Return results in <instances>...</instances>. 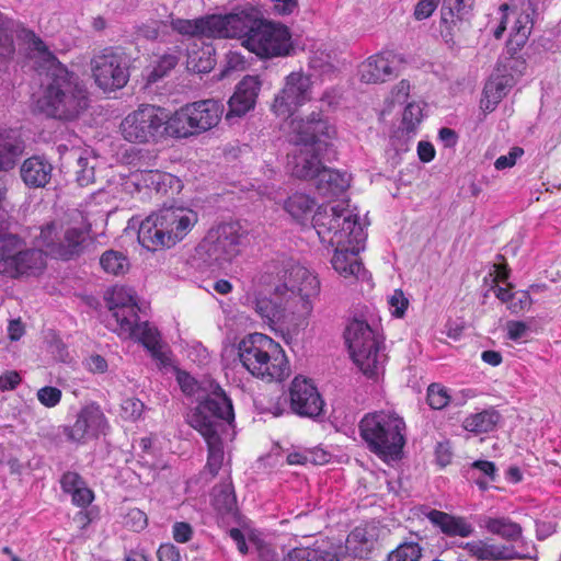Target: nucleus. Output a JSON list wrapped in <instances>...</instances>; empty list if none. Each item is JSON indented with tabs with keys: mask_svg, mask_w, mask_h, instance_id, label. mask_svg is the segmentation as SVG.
I'll return each instance as SVG.
<instances>
[{
	"mask_svg": "<svg viewBox=\"0 0 561 561\" xmlns=\"http://www.w3.org/2000/svg\"><path fill=\"white\" fill-rule=\"evenodd\" d=\"M211 393L188 414V424L205 438L208 458L205 466L215 477L224 461V447L220 433L226 424L234 421L232 402L219 385L210 383Z\"/></svg>",
	"mask_w": 561,
	"mask_h": 561,
	"instance_id": "6",
	"label": "nucleus"
},
{
	"mask_svg": "<svg viewBox=\"0 0 561 561\" xmlns=\"http://www.w3.org/2000/svg\"><path fill=\"white\" fill-rule=\"evenodd\" d=\"M507 337L512 341H518L526 336L529 327L523 321H508L506 323Z\"/></svg>",
	"mask_w": 561,
	"mask_h": 561,
	"instance_id": "56",
	"label": "nucleus"
},
{
	"mask_svg": "<svg viewBox=\"0 0 561 561\" xmlns=\"http://www.w3.org/2000/svg\"><path fill=\"white\" fill-rule=\"evenodd\" d=\"M231 12L228 14H211L203 18L172 19L171 27L176 33L191 37L228 38V32L233 28Z\"/></svg>",
	"mask_w": 561,
	"mask_h": 561,
	"instance_id": "16",
	"label": "nucleus"
},
{
	"mask_svg": "<svg viewBox=\"0 0 561 561\" xmlns=\"http://www.w3.org/2000/svg\"><path fill=\"white\" fill-rule=\"evenodd\" d=\"M376 545V538L373 530L365 527L354 528L345 541L346 552L358 559L367 558Z\"/></svg>",
	"mask_w": 561,
	"mask_h": 561,
	"instance_id": "32",
	"label": "nucleus"
},
{
	"mask_svg": "<svg viewBox=\"0 0 561 561\" xmlns=\"http://www.w3.org/2000/svg\"><path fill=\"white\" fill-rule=\"evenodd\" d=\"M261 88L257 77L247 76L237 85L233 95L230 98L229 112L227 117L242 116L254 107Z\"/></svg>",
	"mask_w": 561,
	"mask_h": 561,
	"instance_id": "24",
	"label": "nucleus"
},
{
	"mask_svg": "<svg viewBox=\"0 0 561 561\" xmlns=\"http://www.w3.org/2000/svg\"><path fill=\"white\" fill-rule=\"evenodd\" d=\"M450 402L454 397L448 392L447 388L440 383H432L427 388V403L434 410H442Z\"/></svg>",
	"mask_w": 561,
	"mask_h": 561,
	"instance_id": "43",
	"label": "nucleus"
},
{
	"mask_svg": "<svg viewBox=\"0 0 561 561\" xmlns=\"http://www.w3.org/2000/svg\"><path fill=\"white\" fill-rule=\"evenodd\" d=\"M514 84V75L503 73L499 67L484 85V98L481 101L484 110L493 111Z\"/></svg>",
	"mask_w": 561,
	"mask_h": 561,
	"instance_id": "26",
	"label": "nucleus"
},
{
	"mask_svg": "<svg viewBox=\"0 0 561 561\" xmlns=\"http://www.w3.org/2000/svg\"><path fill=\"white\" fill-rule=\"evenodd\" d=\"M439 0H421L414 8L415 20L422 21L430 18L438 7Z\"/></svg>",
	"mask_w": 561,
	"mask_h": 561,
	"instance_id": "50",
	"label": "nucleus"
},
{
	"mask_svg": "<svg viewBox=\"0 0 561 561\" xmlns=\"http://www.w3.org/2000/svg\"><path fill=\"white\" fill-rule=\"evenodd\" d=\"M422 548L417 542L404 541L388 554L387 561H420Z\"/></svg>",
	"mask_w": 561,
	"mask_h": 561,
	"instance_id": "42",
	"label": "nucleus"
},
{
	"mask_svg": "<svg viewBox=\"0 0 561 561\" xmlns=\"http://www.w3.org/2000/svg\"><path fill=\"white\" fill-rule=\"evenodd\" d=\"M421 515L447 537L467 538L474 534L473 525L463 516L453 515L443 511L422 505L419 508Z\"/></svg>",
	"mask_w": 561,
	"mask_h": 561,
	"instance_id": "23",
	"label": "nucleus"
},
{
	"mask_svg": "<svg viewBox=\"0 0 561 561\" xmlns=\"http://www.w3.org/2000/svg\"><path fill=\"white\" fill-rule=\"evenodd\" d=\"M313 207L314 201L302 193L289 196L284 203V209L298 221L308 218Z\"/></svg>",
	"mask_w": 561,
	"mask_h": 561,
	"instance_id": "38",
	"label": "nucleus"
},
{
	"mask_svg": "<svg viewBox=\"0 0 561 561\" xmlns=\"http://www.w3.org/2000/svg\"><path fill=\"white\" fill-rule=\"evenodd\" d=\"M410 93V83L405 80L400 81L392 90V102L403 103L408 100Z\"/></svg>",
	"mask_w": 561,
	"mask_h": 561,
	"instance_id": "64",
	"label": "nucleus"
},
{
	"mask_svg": "<svg viewBox=\"0 0 561 561\" xmlns=\"http://www.w3.org/2000/svg\"><path fill=\"white\" fill-rule=\"evenodd\" d=\"M247 233L239 221L222 222L207 231L204 242L206 245H238Z\"/></svg>",
	"mask_w": 561,
	"mask_h": 561,
	"instance_id": "28",
	"label": "nucleus"
},
{
	"mask_svg": "<svg viewBox=\"0 0 561 561\" xmlns=\"http://www.w3.org/2000/svg\"><path fill=\"white\" fill-rule=\"evenodd\" d=\"M14 248H0V274L16 278L31 270H38L43 265V252L41 248H25L13 253Z\"/></svg>",
	"mask_w": 561,
	"mask_h": 561,
	"instance_id": "20",
	"label": "nucleus"
},
{
	"mask_svg": "<svg viewBox=\"0 0 561 561\" xmlns=\"http://www.w3.org/2000/svg\"><path fill=\"white\" fill-rule=\"evenodd\" d=\"M224 114V105L208 99L192 102L173 112L169 117L167 136L188 138L216 127Z\"/></svg>",
	"mask_w": 561,
	"mask_h": 561,
	"instance_id": "11",
	"label": "nucleus"
},
{
	"mask_svg": "<svg viewBox=\"0 0 561 561\" xmlns=\"http://www.w3.org/2000/svg\"><path fill=\"white\" fill-rule=\"evenodd\" d=\"M273 11L277 15H290L298 9L297 0H271Z\"/></svg>",
	"mask_w": 561,
	"mask_h": 561,
	"instance_id": "59",
	"label": "nucleus"
},
{
	"mask_svg": "<svg viewBox=\"0 0 561 561\" xmlns=\"http://www.w3.org/2000/svg\"><path fill=\"white\" fill-rule=\"evenodd\" d=\"M100 265L105 273L121 276L129 271L130 261L124 252L110 248L101 255Z\"/></svg>",
	"mask_w": 561,
	"mask_h": 561,
	"instance_id": "36",
	"label": "nucleus"
},
{
	"mask_svg": "<svg viewBox=\"0 0 561 561\" xmlns=\"http://www.w3.org/2000/svg\"><path fill=\"white\" fill-rule=\"evenodd\" d=\"M290 409L302 417L317 419L323 412L324 401L310 379L297 376L289 387Z\"/></svg>",
	"mask_w": 561,
	"mask_h": 561,
	"instance_id": "18",
	"label": "nucleus"
},
{
	"mask_svg": "<svg viewBox=\"0 0 561 561\" xmlns=\"http://www.w3.org/2000/svg\"><path fill=\"white\" fill-rule=\"evenodd\" d=\"M233 28L228 38H239L242 45L261 58L288 56L294 49L289 28L265 20L263 13L251 4L231 12Z\"/></svg>",
	"mask_w": 561,
	"mask_h": 561,
	"instance_id": "4",
	"label": "nucleus"
},
{
	"mask_svg": "<svg viewBox=\"0 0 561 561\" xmlns=\"http://www.w3.org/2000/svg\"><path fill=\"white\" fill-rule=\"evenodd\" d=\"M144 403L136 398L125 399L122 403V410L124 412L125 417L136 420L138 419L144 411Z\"/></svg>",
	"mask_w": 561,
	"mask_h": 561,
	"instance_id": "51",
	"label": "nucleus"
},
{
	"mask_svg": "<svg viewBox=\"0 0 561 561\" xmlns=\"http://www.w3.org/2000/svg\"><path fill=\"white\" fill-rule=\"evenodd\" d=\"M311 99L310 77L302 72H291L275 96L272 111L276 116L293 119V114Z\"/></svg>",
	"mask_w": 561,
	"mask_h": 561,
	"instance_id": "15",
	"label": "nucleus"
},
{
	"mask_svg": "<svg viewBox=\"0 0 561 561\" xmlns=\"http://www.w3.org/2000/svg\"><path fill=\"white\" fill-rule=\"evenodd\" d=\"M388 302L391 308V313L396 318H402L409 306V300L401 289H396L390 296Z\"/></svg>",
	"mask_w": 561,
	"mask_h": 561,
	"instance_id": "47",
	"label": "nucleus"
},
{
	"mask_svg": "<svg viewBox=\"0 0 561 561\" xmlns=\"http://www.w3.org/2000/svg\"><path fill=\"white\" fill-rule=\"evenodd\" d=\"M478 523L481 528L508 541H516L522 537V526L508 517L481 516Z\"/></svg>",
	"mask_w": 561,
	"mask_h": 561,
	"instance_id": "33",
	"label": "nucleus"
},
{
	"mask_svg": "<svg viewBox=\"0 0 561 561\" xmlns=\"http://www.w3.org/2000/svg\"><path fill=\"white\" fill-rule=\"evenodd\" d=\"M501 420L500 413L494 409L469 415L463 421V427L468 432L488 433L495 428Z\"/></svg>",
	"mask_w": 561,
	"mask_h": 561,
	"instance_id": "35",
	"label": "nucleus"
},
{
	"mask_svg": "<svg viewBox=\"0 0 561 561\" xmlns=\"http://www.w3.org/2000/svg\"><path fill=\"white\" fill-rule=\"evenodd\" d=\"M254 284L267 296L256 297L254 310L273 323L305 319L312 312L311 298L320 291V282L308 268L288 257L275 253L262 265L253 278Z\"/></svg>",
	"mask_w": 561,
	"mask_h": 561,
	"instance_id": "1",
	"label": "nucleus"
},
{
	"mask_svg": "<svg viewBox=\"0 0 561 561\" xmlns=\"http://www.w3.org/2000/svg\"><path fill=\"white\" fill-rule=\"evenodd\" d=\"M131 327V332L129 331H119V334H123L127 337H131L138 342H140L148 351L151 352L153 356H158L160 353V335L156 328L151 327L148 321L140 322L139 316L137 314L136 321H129Z\"/></svg>",
	"mask_w": 561,
	"mask_h": 561,
	"instance_id": "31",
	"label": "nucleus"
},
{
	"mask_svg": "<svg viewBox=\"0 0 561 561\" xmlns=\"http://www.w3.org/2000/svg\"><path fill=\"white\" fill-rule=\"evenodd\" d=\"M169 117L170 115L160 106L141 104L122 119L119 133L131 144L157 142L167 135Z\"/></svg>",
	"mask_w": 561,
	"mask_h": 561,
	"instance_id": "12",
	"label": "nucleus"
},
{
	"mask_svg": "<svg viewBox=\"0 0 561 561\" xmlns=\"http://www.w3.org/2000/svg\"><path fill=\"white\" fill-rule=\"evenodd\" d=\"M283 561H340L336 553L320 547L291 549Z\"/></svg>",
	"mask_w": 561,
	"mask_h": 561,
	"instance_id": "37",
	"label": "nucleus"
},
{
	"mask_svg": "<svg viewBox=\"0 0 561 561\" xmlns=\"http://www.w3.org/2000/svg\"><path fill=\"white\" fill-rule=\"evenodd\" d=\"M151 183L156 186L157 191L160 192L163 187L169 186L176 193L181 190L180 180L169 173L150 172Z\"/></svg>",
	"mask_w": 561,
	"mask_h": 561,
	"instance_id": "45",
	"label": "nucleus"
},
{
	"mask_svg": "<svg viewBox=\"0 0 561 561\" xmlns=\"http://www.w3.org/2000/svg\"><path fill=\"white\" fill-rule=\"evenodd\" d=\"M106 419L99 407L91 404L81 409L73 425L65 426L64 434L73 443L83 444L87 439L103 433Z\"/></svg>",
	"mask_w": 561,
	"mask_h": 561,
	"instance_id": "21",
	"label": "nucleus"
},
{
	"mask_svg": "<svg viewBox=\"0 0 561 561\" xmlns=\"http://www.w3.org/2000/svg\"><path fill=\"white\" fill-rule=\"evenodd\" d=\"M53 165L44 157L33 156L24 160L20 173L28 187H45L51 178Z\"/></svg>",
	"mask_w": 561,
	"mask_h": 561,
	"instance_id": "27",
	"label": "nucleus"
},
{
	"mask_svg": "<svg viewBox=\"0 0 561 561\" xmlns=\"http://www.w3.org/2000/svg\"><path fill=\"white\" fill-rule=\"evenodd\" d=\"M160 22L158 21H149L147 23L141 24L137 28V36L141 38H146L149 41H153L159 36Z\"/></svg>",
	"mask_w": 561,
	"mask_h": 561,
	"instance_id": "58",
	"label": "nucleus"
},
{
	"mask_svg": "<svg viewBox=\"0 0 561 561\" xmlns=\"http://www.w3.org/2000/svg\"><path fill=\"white\" fill-rule=\"evenodd\" d=\"M533 304V299L528 291H522L518 295L514 294V298L508 305V309L513 313H518L525 309H528Z\"/></svg>",
	"mask_w": 561,
	"mask_h": 561,
	"instance_id": "55",
	"label": "nucleus"
},
{
	"mask_svg": "<svg viewBox=\"0 0 561 561\" xmlns=\"http://www.w3.org/2000/svg\"><path fill=\"white\" fill-rule=\"evenodd\" d=\"M125 524L134 531H140L147 526V516L139 508H131L125 518Z\"/></svg>",
	"mask_w": 561,
	"mask_h": 561,
	"instance_id": "49",
	"label": "nucleus"
},
{
	"mask_svg": "<svg viewBox=\"0 0 561 561\" xmlns=\"http://www.w3.org/2000/svg\"><path fill=\"white\" fill-rule=\"evenodd\" d=\"M463 549L479 561L530 559L529 556L517 552L514 546L488 543L483 540L466 542Z\"/></svg>",
	"mask_w": 561,
	"mask_h": 561,
	"instance_id": "25",
	"label": "nucleus"
},
{
	"mask_svg": "<svg viewBox=\"0 0 561 561\" xmlns=\"http://www.w3.org/2000/svg\"><path fill=\"white\" fill-rule=\"evenodd\" d=\"M503 73L514 75V80L519 77L526 70V62L520 58H510L506 64L500 67Z\"/></svg>",
	"mask_w": 561,
	"mask_h": 561,
	"instance_id": "57",
	"label": "nucleus"
},
{
	"mask_svg": "<svg viewBox=\"0 0 561 561\" xmlns=\"http://www.w3.org/2000/svg\"><path fill=\"white\" fill-rule=\"evenodd\" d=\"M24 151V141L18 130H0V171L12 170Z\"/></svg>",
	"mask_w": 561,
	"mask_h": 561,
	"instance_id": "29",
	"label": "nucleus"
},
{
	"mask_svg": "<svg viewBox=\"0 0 561 561\" xmlns=\"http://www.w3.org/2000/svg\"><path fill=\"white\" fill-rule=\"evenodd\" d=\"M197 221L198 216L194 210L164 204L144 219L137 231L129 227L125 229L123 238L136 233L140 245H175L183 241Z\"/></svg>",
	"mask_w": 561,
	"mask_h": 561,
	"instance_id": "7",
	"label": "nucleus"
},
{
	"mask_svg": "<svg viewBox=\"0 0 561 561\" xmlns=\"http://www.w3.org/2000/svg\"><path fill=\"white\" fill-rule=\"evenodd\" d=\"M158 561H181L179 549L172 543H163L159 547Z\"/></svg>",
	"mask_w": 561,
	"mask_h": 561,
	"instance_id": "61",
	"label": "nucleus"
},
{
	"mask_svg": "<svg viewBox=\"0 0 561 561\" xmlns=\"http://www.w3.org/2000/svg\"><path fill=\"white\" fill-rule=\"evenodd\" d=\"M37 245H84L88 242L101 243L91 237V226L79 213L67 219L51 220L30 230Z\"/></svg>",
	"mask_w": 561,
	"mask_h": 561,
	"instance_id": "13",
	"label": "nucleus"
},
{
	"mask_svg": "<svg viewBox=\"0 0 561 561\" xmlns=\"http://www.w3.org/2000/svg\"><path fill=\"white\" fill-rule=\"evenodd\" d=\"M541 0H514L512 5L503 3L502 12L511 10L514 22L511 26L508 45L514 49H520L527 43L535 24V15Z\"/></svg>",
	"mask_w": 561,
	"mask_h": 561,
	"instance_id": "17",
	"label": "nucleus"
},
{
	"mask_svg": "<svg viewBox=\"0 0 561 561\" xmlns=\"http://www.w3.org/2000/svg\"><path fill=\"white\" fill-rule=\"evenodd\" d=\"M105 301L119 331L131 332L129 321H136L140 308L133 288L114 286L105 293Z\"/></svg>",
	"mask_w": 561,
	"mask_h": 561,
	"instance_id": "19",
	"label": "nucleus"
},
{
	"mask_svg": "<svg viewBox=\"0 0 561 561\" xmlns=\"http://www.w3.org/2000/svg\"><path fill=\"white\" fill-rule=\"evenodd\" d=\"M95 83L104 91L123 88L129 78L126 58L123 53L105 48L91 60Z\"/></svg>",
	"mask_w": 561,
	"mask_h": 561,
	"instance_id": "14",
	"label": "nucleus"
},
{
	"mask_svg": "<svg viewBox=\"0 0 561 561\" xmlns=\"http://www.w3.org/2000/svg\"><path fill=\"white\" fill-rule=\"evenodd\" d=\"M37 399L43 405L53 408L60 402L61 391L56 387L45 386L37 391Z\"/></svg>",
	"mask_w": 561,
	"mask_h": 561,
	"instance_id": "46",
	"label": "nucleus"
},
{
	"mask_svg": "<svg viewBox=\"0 0 561 561\" xmlns=\"http://www.w3.org/2000/svg\"><path fill=\"white\" fill-rule=\"evenodd\" d=\"M478 470L483 473L490 481H494L496 477V467L492 461L477 460L472 463V471Z\"/></svg>",
	"mask_w": 561,
	"mask_h": 561,
	"instance_id": "63",
	"label": "nucleus"
},
{
	"mask_svg": "<svg viewBox=\"0 0 561 561\" xmlns=\"http://www.w3.org/2000/svg\"><path fill=\"white\" fill-rule=\"evenodd\" d=\"M71 497L73 504L80 507H85L93 501L94 495L93 492L84 483L71 493Z\"/></svg>",
	"mask_w": 561,
	"mask_h": 561,
	"instance_id": "53",
	"label": "nucleus"
},
{
	"mask_svg": "<svg viewBox=\"0 0 561 561\" xmlns=\"http://www.w3.org/2000/svg\"><path fill=\"white\" fill-rule=\"evenodd\" d=\"M85 367L93 374H103L107 370V362L103 356L95 354L87 358Z\"/></svg>",
	"mask_w": 561,
	"mask_h": 561,
	"instance_id": "62",
	"label": "nucleus"
},
{
	"mask_svg": "<svg viewBox=\"0 0 561 561\" xmlns=\"http://www.w3.org/2000/svg\"><path fill=\"white\" fill-rule=\"evenodd\" d=\"M359 435L369 451L383 461L400 460L405 446V422L390 411H376L363 416Z\"/></svg>",
	"mask_w": 561,
	"mask_h": 561,
	"instance_id": "8",
	"label": "nucleus"
},
{
	"mask_svg": "<svg viewBox=\"0 0 561 561\" xmlns=\"http://www.w3.org/2000/svg\"><path fill=\"white\" fill-rule=\"evenodd\" d=\"M423 117L422 107L419 103H408L403 111L402 124L407 131H413Z\"/></svg>",
	"mask_w": 561,
	"mask_h": 561,
	"instance_id": "44",
	"label": "nucleus"
},
{
	"mask_svg": "<svg viewBox=\"0 0 561 561\" xmlns=\"http://www.w3.org/2000/svg\"><path fill=\"white\" fill-rule=\"evenodd\" d=\"M365 248H335L331 259L333 268L342 276L360 277L365 273L362 262L357 259L360 250Z\"/></svg>",
	"mask_w": 561,
	"mask_h": 561,
	"instance_id": "30",
	"label": "nucleus"
},
{
	"mask_svg": "<svg viewBox=\"0 0 561 561\" xmlns=\"http://www.w3.org/2000/svg\"><path fill=\"white\" fill-rule=\"evenodd\" d=\"M173 539L176 542L184 543L191 540L193 528L188 523L176 522L172 527Z\"/></svg>",
	"mask_w": 561,
	"mask_h": 561,
	"instance_id": "54",
	"label": "nucleus"
},
{
	"mask_svg": "<svg viewBox=\"0 0 561 561\" xmlns=\"http://www.w3.org/2000/svg\"><path fill=\"white\" fill-rule=\"evenodd\" d=\"M350 184L351 176L346 172L328 168H322L316 179L318 194L329 202L318 206L312 217L313 228L327 245H360L366 241L367 233L358 222L357 207L351 206L348 199H334Z\"/></svg>",
	"mask_w": 561,
	"mask_h": 561,
	"instance_id": "2",
	"label": "nucleus"
},
{
	"mask_svg": "<svg viewBox=\"0 0 561 561\" xmlns=\"http://www.w3.org/2000/svg\"><path fill=\"white\" fill-rule=\"evenodd\" d=\"M524 154V149L520 147H513L507 154L500 156L494 167L496 170H505L515 165L518 158Z\"/></svg>",
	"mask_w": 561,
	"mask_h": 561,
	"instance_id": "48",
	"label": "nucleus"
},
{
	"mask_svg": "<svg viewBox=\"0 0 561 561\" xmlns=\"http://www.w3.org/2000/svg\"><path fill=\"white\" fill-rule=\"evenodd\" d=\"M21 376L15 370L5 371L0 376V390L10 391L14 390L21 382Z\"/></svg>",
	"mask_w": 561,
	"mask_h": 561,
	"instance_id": "60",
	"label": "nucleus"
},
{
	"mask_svg": "<svg viewBox=\"0 0 561 561\" xmlns=\"http://www.w3.org/2000/svg\"><path fill=\"white\" fill-rule=\"evenodd\" d=\"M473 4L474 0H445L442 12L443 21H448L447 14L458 20L467 19L472 11Z\"/></svg>",
	"mask_w": 561,
	"mask_h": 561,
	"instance_id": "41",
	"label": "nucleus"
},
{
	"mask_svg": "<svg viewBox=\"0 0 561 561\" xmlns=\"http://www.w3.org/2000/svg\"><path fill=\"white\" fill-rule=\"evenodd\" d=\"M402 58L393 50H382L367 58L359 69L360 80L366 83L383 82L394 76Z\"/></svg>",
	"mask_w": 561,
	"mask_h": 561,
	"instance_id": "22",
	"label": "nucleus"
},
{
	"mask_svg": "<svg viewBox=\"0 0 561 561\" xmlns=\"http://www.w3.org/2000/svg\"><path fill=\"white\" fill-rule=\"evenodd\" d=\"M84 480L82 477L72 471H68L62 474L60 479L61 489L64 492L71 494L76 489L80 488L82 484H84Z\"/></svg>",
	"mask_w": 561,
	"mask_h": 561,
	"instance_id": "52",
	"label": "nucleus"
},
{
	"mask_svg": "<svg viewBox=\"0 0 561 561\" xmlns=\"http://www.w3.org/2000/svg\"><path fill=\"white\" fill-rule=\"evenodd\" d=\"M178 382L181 387V390L187 396L196 394L199 391H203L206 393L205 396L198 394V397H197V399L199 401L198 404L202 401L206 400L208 398V396L211 393L210 383L218 385L214 380H207V381H204L203 383H198L191 375H188L186 373H180L178 375Z\"/></svg>",
	"mask_w": 561,
	"mask_h": 561,
	"instance_id": "40",
	"label": "nucleus"
},
{
	"mask_svg": "<svg viewBox=\"0 0 561 561\" xmlns=\"http://www.w3.org/2000/svg\"><path fill=\"white\" fill-rule=\"evenodd\" d=\"M242 365L255 377L282 381L289 376L290 367L282 346L262 333L249 334L239 343Z\"/></svg>",
	"mask_w": 561,
	"mask_h": 561,
	"instance_id": "9",
	"label": "nucleus"
},
{
	"mask_svg": "<svg viewBox=\"0 0 561 561\" xmlns=\"http://www.w3.org/2000/svg\"><path fill=\"white\" fill-rule=\"evenodd\" d=\"M30 47L37 54L46 70L37 108L45 115L58 119H72L88 106L87 91L78 78L58 61L47 45L34 32L25 35Z\"/></svg>",
	"mask_w": 561,
	"mask_h": 561,
	"instance_id": "3",
	"label": "nucleus"
},
{
	"mask_svg": "<svg viewBox=\"0 0 561 561\" xmlns=\"http://www.w3.org/2000/svg\"><path fill=\"white\" fill-rule=\"evenodd\" d=\"M283 128L289 141L300 146L289 161L293 175L316 180L318 173L324 168L319 160L318 151L334 138L335 127L320 113H311L306 119L293 118L286 122Z\"/></svg>",
	"mask_w": 561,
	"mask_h": 561,
	"instance_id": "5",
	"label": "nucleus"
},
{
	"mask_svg": "<svg viewBox=\"0 0 561 561\" xmlns=\"http://www.w3.org/2000/svg\"><path fill=\"white\" fill-rule=\"evenodd\" d=\"M344 337L353 362L365 376L377 378L383 373L387 356L382 341L366 321L353 319Z\"/></svg>",
	"mask_w": 561,
	"mask_h": 561,
	"instance_id": "10",
	"label": "nucleus"
},
{
	"mask_svg": "<svg viewBox=\"0 0 561 561\" xmlns=\"http://www.w3.org/2000/svg\"><path fill=\"white\" fill-rule=\"evenodd\" d=\"M199 255L206 254L207 257L204 260L205 264L209 268L218 267L226 268L231 262L232 256L238 253L234 251L236 248H196Z\"/></svg>",
	"mask_w": 561,
	"mask_h": 561,
	"instance_id": "39",
	"label": "nucleus"
},
{
	"mask_svg": "<svg viewBox=\"0 0 561 561\" xmlns=\"http://www.w3.org/2000/svg\"><path fill=\"white\" fill-rule=\"evenodd\" d=\"M211 495L213 505L218 513L221 515H236L238 511L237 496L230 478L215 485Z\"/></svg>",
	"mask_w": 561,
	"mask_h": 561,
	"instance_id": "34",
	"label": "nucleus"
}]
</instances>
